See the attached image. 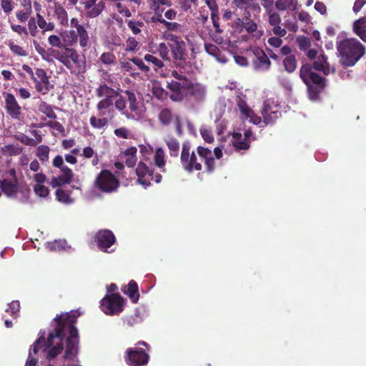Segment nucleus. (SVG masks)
Instances as JSON below:
<instances>
[{
    "label": "nucleus",
    "mask_w": 366,
    "mask_h": 366,
    "mask_svg": "<svg viewBox=\"0 0 366 366\" xmlns=\"http://www.w3.org/2000/svg\"><path fill=\"white\" fill-rule=\"evenodd\" d=\"M144 59L149 64H152L153 69L155 71H159V69H162L163 67H164V64L162 60L159 59L157 56H155V54L152 52V54H147L144 56Z\"/></svg>",
    "instance_id": "33"
},
{
    "label": "nucleus",
    "mask_w": 366,
    "mask_h": 366,
    "mask_svg": "<svg viewBox=\"0 0 366 366\" xmlns=\"http://www.w3.org/2000/svg\"><path fill=\"white\" fill-rule=\"evenodd\" d=\"M237 24L243 26L248 34H252L257 29V24L248 16H245L244 21L237 19Z\"/></svg>",
    "instance_id": "40"
},
{
    "label": "nucleus",
    "mask_w": 366,
    "mask_h": 366,
    "mask_svg": "<svg viewBox=\"0 0 366 366\" xmlns=\"http://www.w3.org/2000/svg\"><path fill=\"white\" fill-rule=\"evenodd\" d=\"M85 16L89 19H94L99 16L105 9V1L104 0H86L82 3Z\"/></svg>",
    "instance_id": "17"
},
{
    "label": "nucleus",
    "mask_w": 366,
    "mask_h": 366,
    "mask_svg": "<svg viewBox=\"0 0 366 366\" xmlns=\"http://www.w3.org/2000/svg\"><path fill=\"white\" fill-rule=\"evenodd\" d=\"M171 74L175 79L167 81V88L171 92L169 98L173 102H182L184 98V92H188L192 86V81L176 70H173Z\"/></svg>",
    "instance_id": "8"
},
{
    "label": "nucleus",
    "mask_w": 366,
    "mask_h": 366,
    "mask_svg": "<svg viewBox=\"0 0 366 366\" xmlns=\"http://www.w3.org/2000/svg\"><path fill=\"white\" fill-rule=\"evenodd\" d=\"M340 62L345 66H354L365 54V46L356 39H345L337 44Z\"/></svg>",
    "instance_id": "5"
},
{
    "label": "nucleus",
    "mask_w": 366,
    "mask_h": 366,
    "mask_svg": "<svg viewBox=\"0 0 366 366\" xmlns=\"http://www.w3.org/2000/svg\"><path fill=\"white\" fill-rule=\"evenodd\" d=\"M1 7L5 14H10L13 9V1L12 0H1Z\"/></svg>",
    "instance_id": "63"
},
{
    "label": "nucleus",
    "mask_w": 366,
    "mask_h": 366,
    "mask_svg": "<svg viewBox=\"0 0 366 366\" xmlns=\"http://www.w3.org/2000/svg\"><path fill=\"white\" fill-rule=\"evenodd\" d=\"M61 36L63 39V42L64 43V46L71 48L78 41L77 35L76 33V30H70L68 32H64V34H61Z\"/></svg>",
    "instance_id": "34"
},
{
    "label": "nucleus",
    "mask_w": 366,
    "mask_h": 366,
    "mask_svg": "<svg viewBox=\"0 0 366 366\" xmlns=\"http://www.w3.org/2000/svg\"><path fill=\"white\" fill-rule=\"evenodd\" d=\"M97 109L99 112V118L92 115L89 119V123L92 128L95 129H102L109 124V122L113 120L116 116V108L114 102L99 101L97 104Z\"/></svg>",
    "instance_id": "7"
},
{
    "label": "nucleus",
    "mask_w": 366,
    "mask_h": 366,
    "mask_svg": "<svg viewBox=\"0 0 366 366\" xmlns=\"http://www.w3.org/2000/svg\"><path fill=\"white\" fill-rule=\"evenodd\" d=\"M237 104L242 114L247 119L248 116L252 113V109L248 107L247 102L242 97H237Z\"/></svg>",
    "instance_id": "45"
},
{
    "label": "nucleus",
    "mask_w": 366,
    "mask_h": 366,
    "mask_svg": "<svg viewBox=\"0 0 366 366\" xmlns=\"http://www.w3.org/2000/svg\"><path fill=\"white\" fill-rule=\"evenodd\" d=\"M122 292L127 295L133 303H137L139 299V287L134 280H130L127 285H122Z\"/></svg>",
    "instance_id": "22"
},
{
    "label": "nucleus",
    "mask_w": 366,
    "mask_h": 366,
    "mask_svg": "<svg viewBox=\"0 0 366 366\" xmlns=\"http://www.w3.org/2000/svg\"><path fill=\"white\" fill-rule=\"evenodd\" d=\"M15 139L25 145L35 147V142L34 139L29 137L28 136L21 134V135H15Z\"/></svg>",
    "instance_id": "60"
},
{
    "label": "nucleus",
    "mask_w": 366,
    "mask_h": 366,
    "mask_svg": "<svg viewBox=\"0 0 366 366\" xmlns=\"http://www.w3.org/2000/svg\"><path fill=\"white\" fill-rule=\"evenodd\" d=\"M48 43L51 47L48 50L49 54L59 62L62 64L66 69L71 71L74 66L79 69V72L83 71L85 68V62H81L79 54L75 49L64 46L62 36L52 34L48 37Z\"/></svg>",
    "instance_id": "4"
},
{
    "label": "nucleus",
    "mask_w": 366,
    "mask_h": 366,
    "mask_svg": "<svg viewBox=\"0 0 366 366\" xmlns=\"http://www.w3.org/2000/svg\"><path fill=\"white\" fill-rule=\"evenodd\" d=\"M296 42L298 45L299 49L305 52H306V51L308 50L311 46L310 39L305 36H297Z\"/></svg>",
    "instance_id": "49"
},
{
    "label": "nucleus",
    "mask_w": 366,
    "mask_h": 366,
    "mask_svg": "<svg viewBox=\"0 0 366 366\" xmlns=\"http://www.w3.org/2000/svg\"><path fill=\"white\" fill-rule=\"evenodd\" d=\"M255 59L252 61L254 69L257 71H267L269 70L272 63L267 54L259 47H254L252 50Z\"/></svg>",
    "instance_id": "16"
},
{
    "label": "nucleus",
    "mask_w": 366,
    "mask_h": 366,
    "mask_svg": "<svg viewBox=\"0 0 366 366\" xmlns=\"http://www.w3.org/2000/svg\"><path fill=\"white\" fill-rule=\"evenodd\" d=\"M35 84V89L38 92H42L44 94H46L50 89L49 82L42 83L41 81H33Z\"/></svg>",
    "instance_id": "57"
},
{
    "label": "nucleus",
    "mask_w": 366,
    "mask_h": 366,
    "mask_svg": "<svg viewBox=\"0 0 366 366\" xmlns=\"http://www.w3.org/2000/svg\"><path fill=\"white\" fill-rule=\"evenodd\" d=\"M261 113L265 124H274L282 114L278 105L271 103L269 100L264 102Z\"/></svg>",
    "instance_id": "14"
},
{
    "label": "nucleus",
    "mask_w": 366,
    "mask_h": 366,
    "mask_svg": "<svg viewBox=\"0 0 366 366\" xmlns=\"http://www.w3.org/2000/svg\"><path fill=\"white\" fill-rule=\"evenodd\" d=\"M164 142L168 148L169 154L171 157H177L179 154L180 144L177 139L174 137H169L164 139Z\"/></svg>",
    "instance_id": "27"
},
{
    "label": "nucleus",
    "mask_w": 366,
    "mask_h": 366,
    "mask_svg": "<svg viewBox=\"0 0 366 366\" xmlns=\"http://www.w3.org/2000/svg\"><path fill=\"white\" fill-rule=\"evenodd\" d=\"M34 79L41 81L42 83H49V76L44 69L41 68L36 69L34 72Z\"/></svg>",
    "instance_id": "53"
},
{
    "label": "nucleus",
    "mask_w": 366,
    "mask_h": 366,
    "mask_svg": "<svg viewBox=\"0 0 366 366\" xmlns=\"http://www.w3.org/2000/svg\"><path fill=\"white\" fill-rule=\"evenodd\" d=\"M139 43L135 38L129 36L126 41L125 51L135 52L138 49Z\"/></svg>",
    "instance_id": "52"
},
{
    "label": "nucleus",
    "mask_w": 366,
    "mask_h": 366,
    "mask_svg": "<svg viewBox=\"0 0 366 366\" xmlns=\"http://www.w3.org/2000/svg\"><path fill=\"white\" fill-rule=\"evenodd\" d=\"M168 46L172 51L174 61L177 66H182L186 61V44L182 37L172 34H167Z\"/></svg>",
    "instance_id": "10"
},
{
    "label": "nucleus",
    "mask_w": 366,
    "mask_h": 366,
    "mask_svg": "<svg viewBox=\"0 0 366 366\" xmlns=\"http://www.w3.org/2000/svg\"><path fill=\"white\" fill-rule=\"evenodd\" d=\"M355 33L365 42H366V17H362L353 24Z\"/></svg>",
    "instance_id": "30"
},
{
    "label": "nucleus",
    "mask_w": 366,
    "mask_h": 366,
    "mask_svg": "<svg viewBox=\"0 0 366 366\" xmlns=\"http://www.w3.org/2000/svg\"><path fill=\"white\" fill-rule=\"evenodd\" d=\"M56 197L58 201L64 203H68L70 202L69 194L61 189H58L56 191Z\"/></svg>",
    "instance_id": "58"
},
{
    "label": "nucleus",
    "mask_w": 366,
    "mask_h": 366,
    "mask_svg": "<svg viewBox=\"0 0 366 366\" xmlns=\"http://www.w3.org/2000/svg\"><path fill=\"white\" fill-rule=\"evenodd\" d=\"M136 174L138 177L137 182L144 187H149L151 185V182L149 179H144L147 175L152 176L153 175V169L149 168L145 163L142 162H139L137 164V167L136 169Z\"/></svg>",
    "instance_id": "20"
},
{
    "label": "nucleus",
    "mask_w": 366,
    "mask_h": 366,
    "mask_svg": "<svg viewBox=\"0 0 366 366\" xmlns=\"http://www.w3.org/2000/svg\"><path fill=\"white\" fill-rule=\"evenodd\" d=\"M197 154L199 158L204 162L206 172L212 173L215 169V160L211 149L202 146H198L196 152L192 149V144L189 141H185L182 144L180 151V164L182 169L188 172L192 173L194 171L202 169V163L198 160Z\"/></svg>",
    "instance_id": "3"
},
{
    "label": "nucleus",
    "mask_w": 366,
    "mask_h": 366,
    "mask_svg": "<svg viewBox=\"0 0 366 366\" xmlns=\"http://www.w3.org/2000/svg\"><path fill=\"white\" fill-rule=\"evenodd\" d=\"M232 3L237 8L244 10L248 14L251 11L259 12L261 9L255 0H233Z\"/></svg>",
    "instance_id": "23"
},
{
    "label": "nucleus",
    "mask_w": 366,
    "mask_h": 366,
    "mask_svg": "<svg viewBox=\"0 0 366 366\" xmlns=\"http://www.w3.org/2000/svg\"><path fill=\"white\" fill-rule=\"evenodd\" d=\"M1 192L7 197L15 198L19 192V184L18 181H11L7 179L0 180Z\"/></svg>",
    "instance_id": "19"
},
{
    "label": "nucleus",
    "mask_w": 366,
    "mask_h": 366,
    "mask_svg": "<svg viewBox=\"0 0 366 366\" xmlns=\"http://www.w3.org/2000/svg\"><path fill=\"white\" fill-rule=\"evenodd\" d=\"M200 134L203 139L207 143H212L214 141V137L210 129L207 128H201Z\"/></svg>",
    "instance_id": "61"
},
{
    "label": "nucleus",
    "mask_w": 366,
    "mask_h": 366,
    "mask_svg": "<svg viewBox=\"0 0 366 366\" xmlns=\"http://www.w3.org/2000/svg\"><path fill=\"white\" fill-rule=\"evenodd\" d=\"M53 167L59 169L61 174L57 177H52L49 182L52 188L69 184L72 182L74 174L71 169L64 164V159L61 155H56L52 161Z\"/></svg>",
    "instance_id": "9"
},
{
    "label": "nucleus",
    "mask_w": 366,
    "mask_h": 366,
    "mask_svg": "<svg viewBox=\"0 0 366 366\" xmlns=\"http://www.w3.org/2000/svg\"><path fill=\"white\" fill-rule=\"evenodd\" d=\"M131 61L133 62L137 67L144 73H148L150 71L149 66L146 65L143 60L138 57H133L131 59Z\"/></svg>",
    "instance_id": "59"
},
{
    "label": "nucleus",
    "mask_w": 366,
    "mask_h": 366,
    "mask_svg": "<svg viewBox=\"0 0 366 366\" xmlns=\"http://www.w3.org/2000/svg\"><path fill=\"white\" fill-rule=\"evenodd\" d=\"M152 93L154 97L161 101L167 99L170 95L168 92L159 86H154L152 89Z\"/></svg>",
    "instance_id": "46"
},
{
    "label": "nucleus",
    "mask_w": 366,
    "mask_h": 366,
    "mask_svg": "<svg viewBox=\"0 0 366 366\" xmlns=\"http://www.w3.org/2000/svg\"><path fill=\"white\" fill-rule=\"evenodd\" d=\"M5 109L7 114L14 119H20L21 108L17 102L15 97L7 92H4Z\"/></svg>",
    "instance_id": "18"
},
{
    "label": "nucleus",
    "mask_w": 366,
    "mask_h": 366,
    "mask_svg": "<svg viewBox=\"0 0 366 366\" xmlns=\"http://www.w3.org/2000/svg\"><path fill=\"white\" fill-rule=\"evenodd\" d=\"M232 137V144L235 150H247L249 148L250 142L244 139L240 132H233Z\"/></svg>",
    "instance_id": "26"
},
{
    "label": "nucleus",
    "mask_w": 366,
    "mask_h": 366,
    "mask_svg": "<svg viewBox=\"0 0 366 366\" xmlns=\"http://www.w3.org/2000/svg\"><path fill=\"white\" fill-rule=\"evenodd\" d=\"M204 49L208 54L215 57L218 60L220 59L219 56H221V51L216 45L212 44H204Z\"/></svg>",
    "instance_id": "50"
},
{
    "label": "nucleus",
    "mask_w": 366,
    "mask_h": 366,
    "mask_svg": "<svg viewBox=\"0 0 366 366\" xmlns=\"http://www.w3.org/2000/svg\"><path fill=\"white\" fill-rule=\"evenodd\" d=\"M77 38L79 41V45L81 48H86L88 46L89 36L85 27L79 28L76 30Z\"/></svg>",
    "instance_id": "38"
},
{
    "label": "nucleus",
    "mask_w": 366,
    "mask_h": 366,
    "mask_svg": "<svg viewBox=\"0 0 366 366\" xmlns=\"http://www.w3.org/2000/svg\"><path fill=\"white\" fill-rule=\"evenodd\" d=\"M127 26L134 35H137L141 33V28L144 26V23L142 21L131 19L127 21Z\"/></svg>",
    "instance_id": "47"
},
{
    "label": "nucleus",
    "mask_w": 366,
    "mask_h": 366,
    "mask_svg": "<svg viewBox=\"0 0 366 366\" xmlns=\"http://www.w3.org/2000/svg\"><path fill=\"white\" fill-rule=\"evenodd\" d=\"M116 56L110 51L104 52L99 57V61L104 65L111 66L116 63Z\"/></svg>",
    "instance_id": "44"
},
{
    "label": "nucleus",
    "mask_w": 366,
    "mask_h": 366,
    "mask_svg": "<svg viewBox=\"0 0 366 366\" xmlns=\"http://www.w3.org/2000/svg\"><path fill=\"white\" fill-rule=\"evenodd\" d=\"M94 185L102 192L112 193L119 187V182L110 171L103 169L97 176Z\"/></svg>",
    "instance_id": "11"
},
{
    "label": "nucleus",
    "mask_w": 366,
    "mask_h": 366,
    "mask_svg": "<svg viewBox=\"0 0 366 366\" xmlns=\"http://www.w3.org/2000/svg\"><path fill=\"white\" fill-rule=\"evenodd\" d=\"M94 239L98 248L104 252H109V248L116 242V237L109 229L99 230L94 234Z\"/></svg>",
    "instance_id": "13"
},
{
    "label": "nucleus",
    "mask_w": 366,
    "mask_h": 366,
    "mask_svg": "<svg viewBox=\"0 0 366 366\" xmlns=\"http://www.w3.org/2000/svg\"><path fill=\"white\" fill-rule=\"evenodd\" d=\"M101 309L109 315H119L123 311L124 300L119 293L107 295L100 302Z\"/></svg>",
    "instance_id": "12"
},
{
    "label": "nucleus",
    "mask_w": 366,
    "mask_h": 366,
    "mask_svg": "<svg viewBox=\"0 0 366 366\" xmlns=\"http://www.w3.org/2000/svg\"><path fill=\"white\" fill-rule=\"evenodd\" d=\"M34 191L37 196L41 197H46L49 194V188L43 184H36L34 187Z\"/></svg>",
    "instance_id": "56"
},
{
    "label": "nucleus",
    "mask_w": 366,
    "mask_h": 366,
    "mask_svg": "<svg viewBox=\"0 0 366 366\" xmlns=\"http://www.w3.org/2000/svg\"><path fill=\"white\" fill-rule=\"evenodd\" d=\"M312 66L316 71H322L325 75H328L330 73V68L329 63L327 62V57L325 54H320L318 55Z\"/></svg>",
    "instance_id": "24"
},
{
    "label": "nucleus",
    "mask_w": 366,
    "mask_h": 366,
    "mask_svg": "<svg viewBox=\"0 0 366 366\" xmlns=\"http://www.w3.org/2000/svg\"><path fill=\"white\" fill-rule=\"evenodd\" d=\"M36 24L37 29L39 28L41 29L42 34H44L47 31H52L55 29V24L54 22H47L44 17L39 13L36 14Z\"/></svg>",
    "instance_id": "31"
},
{
    "label": "nucleus",
    "mask_w": 366,
    "mask_h": 366,
    "mask_svg": "<svg viewBox=\"0 0 366 366\" xmlns=\"http://www.w3.org/2000/svg\"><path fill=\"white\" fill-rule=\"evenodd\" d=\"M126 97L117 90L107 85L105 82L101 83L96 89V94L100 101L114 102V107L117 111L127 119H135V116L140 115V107L136 94L131 90H125Z\"/></svg>",
    "instance_id": "2"
},
{
    "label": "nucleus",
    "mask_w": 366,
    "mask_h": 366,
    "mask_svg": "<svg viewBox=\"0 0 366 366\" xmlns=\"http://www.w3.org/2000/svg\"><path fill=\"white\" fill-rule=\"evenodd\" d=\"M50 148L46 145H40L37 147L36 151V156L42 162H47L49 160V154Z\"/></svg>",
    "instance_id": "42"
},
{
    "label": "nucleus",
    "mask_w": 366,
    "mask_h": 366,
    "mask_svg": "<svg viewBox=\"0 0 366 366\" xmlns=\"http://www.w3.org/2000/svg\"><path fill=\"white\" fill-rule=\"evenodd\" d=\"M137 149L135 147H129L122 153V157L125 160V164L128 167H134L137 162Z\"/></svg>",
    "instance_id": "28"
},
{
    "label": "nucleus",
    "mask_w": 366,
    "mask_h": 366,
    "mask_svg": "<svg viewBox=\"0 0 366 366\" xmlns=\"http://www.w3.org/2000/svg\"><path fill=\"white\" fill-rule=\"evenodd\" d=\"M283 65L285 71L292 73L297 68V60L294 55H290L283 60Z\"/></svg>",
    "instance_id": "41"
},
{
    "label": "nucleus",
    "mask_w": 366,
    "mask_h": 366,
    "mask_svg": "<svg viewBox=\"0 0 366 366\" xmlns=\"http://www.w3.org/2000/svg\"><path fill=\"white\" fill-rule=\"evenodd\" d=\"M54 13L56 16V19L61 25H66L68 23L67 12L60 4L55 6Z\"/></svg>",
    "instance_id": "39"
},
{
    "label": "nucleus",
    "mask_w": 366,
    "mask_h": 366,
    "mask_svg": "<svg viewBox=\"0 0 366 366\" xmlns=\"http://www.w3.org/2000/svg\"><path fill=\"white\" fill-rule=\"evenodd\" d=\"M126 362L131 366H142L149 361V355L142 349L129 348L126 351Z\"/></svg>",
    "instance_id": "15"
},
{
    "label": "nucleus",
    "mask_w": 366,
    "mask_h": 366,
    "mask_svg": "<svg viewBox=\"0 0 366 366\" xmlns=\"http://www.w3.org/2000/svg\"><path fill=\"white\" fill-rule=\"evenodd\" d=\"M20 303L19 301H12L8 305V308L6 309V312H9L11 315L14 316L19 311Z\"/></svg>",
    "instance_id": "62"
},
{
    "label": "nucleus",
    "mask_w": 366,
    "mask_h": 366,
    "mask_svg": "<svg viewBox=\"0 0 366 366\" xmlns=\"http://www.w3.org/2000/svg\"><path fill=\"white\" fill-rule=\"evenodd\" d=\"M1 151L5 155L16 156L22 152L23 148L19 145L6 144L1 147Z\"/></svg>",
    "instance_id": "37"
},
{
    "label": "nucleus",
    "mask_w": 366,
    "mask_h": 366,
    "mask_svg": "<svg viewBox=\"0 0 366 366\" xmlns=\"http://www.w3.org/2000/svg\"><path fill=\"white\" fill-rule=\"evenodd\" d=\"M80 316L79 310L56 315L46 328L39 330L34 343H79L80 335L76 325Z\"/></svg>",
    "instance_id": "1"
},
{
    "label": "nucleus",
    "mask_w": 366,
    "mask_h": 366,
    "mask_svg": "<svg viewBox=\"0 0 366 366\" xmlns=\"http://www.w3.org/2000/svg\"><path fill=\"white\" fill-rule=\"evenodd\" d=\"M28 33L33 37L36 36L39 33L36 24V16L35 17H30L28 20Z\"/></svg>",
    "instance_id": "51"
},
{
    "label": "nucleus",
    "mask_w": 366,
    "mask_h": 366,
    "mask_svg": "<svg viewBox=\"0 0 366 366\" xmlns=\"http://www.w3.org/2000/svg\"><path fill=\"white\" fill-rule=\"evenodd\" d=\"M312 69L311 64H304L300 68V76L307 86L310 99L317 100L326 86V79L314 72Z\"/></svg>",
    "instance_id": "6"
},
{
    "label": "nucleus",
    "mask_w": 366,
    "mask_h": 366,
    "mask_svg": "<svg viewBox=\"0 0 366 366\" xmlns=\"http://www.w3.org/2000/svg\"><path fill=\"white\" fill-rule=\"evenodd\" d=\"M114 133L117 137L122 139H128L129 137V129L124 127L115 129Z\"/></svg>",
    "instance_id": "64"
},
{
    "label": "nucleus",
    "mask_w": 366,
    "mask_h": 366,
    "mask_svg": "<svg viewBox=\"0 0 366 366\" xmlns=\"http://www.w3.org/2000/svg\"><path fill=\"white\" fill-rule=\"evenodd\" d=\"M267 12L268 14V22L271 26H273L277 24H280L282 19L278 13L272 11L271 10Z\"/></svg>",
    "instance_id": "55"
},
{
    "label": "nucleus",
    "mask_w": 366,
    "mask_h": 366,
    "mask_svg": "<svg viewBox=\"0 0 366 366\" xmlns=\"http://www.w3.org/2000/svg\"><path fill=\"white\" fill-rule=\"evenodd\" d=\"M154 164L161 169L162 172H166V159L165 152L162 147H158L155 150L154 155Z\"/></svg>",
    "instance_id": "32"
},
{
    "label": "nucleus",
    "mask_w": 366,
    "mask_h": 366,
    "mask_svg": "<svg viewBox=\"0 0 366 366\" xmlns=\"http://www.w3.org/2000/svg\"><path fill=\"white\" fill-rule=\"evenodd\" d=\"M149 8L152 10L162 9V6H171L172 2L170 0H147Z\"/></svg>",
    "instance_id": "48"
},
{
    "label": "nucleus",
    "mask_w": 366,
    "mask_h": 366,
    "mask_svg": "<svg viewBox=\"0 0 366 366\" xmlns=\"http://www.w3.org/2000/svg\"><path fill=\"white\" fill-rule=\"evenodd\" d=\"M7 45L10 50L17 56H26L27 55L26 51L21 46L15 44L14 42L9 41Z\"/></svg>",
    "instance_id": "54"
},
{
    "label": "nucleus",
    "mask_w": 366,
    "mask_h": 366,
    "mask_svg": "<svg viewBox=\"0 0 366 366\" xmlns=\"http://www.w3.org/2000/svg\"><path fill=\"white\" fill-rule=\"evenodd\" d=\"M39 109L41 112L44 114L47 117L50 119H55L57 117L53 109V107L45 102H42L40 104Z\"/></svg>",
    "instance_id": "43"
},
{
    "label": "nucleus",
    "mask_w": 366,
    "mask_h": 366,
    "mask_svg": "<svg viewBox=\"0 0 366 366\" xmlns=\"http://www.w3.org/2000/svg\"><path fill=\"white\" fill-rule=\"evenodd\" d=\"M172 119L173 114L170 109L164 108L159 113L158 119L163 126L169 125L172 122Z\"/></svg>",
    "instance_id": "35"
},
{
    "label": "nucleus",
    "mask_w": 366,
    "mask_h": 366,
    "mask_svg": "<svg viewBox=\"0 0 366 366\" xmlns=\"http://www.w3.org/2000/svg\"><path fill=\"white\" fill-rule=\"evenodd\" d=\"M21 6L22 9L16 12V16L19 22L24 23L31 17L32 7L30 0H22Z\"/></svg>",
    "instance_id": "25"
},
{
    "label": "nucleus",
    "mask_w": 366,
    "mask_h": 366,
    "mask_svg": "<svg viewBox=\"0 0 366 366\" xmlns=\"http://www.w3.org/2000/svg\"><path fill=\"white\" fill-rule=\"evenodd\" d=\"M189 94L197 101H203L205 98L206 90L205 88L200 84H194L188 90Z\"/></svg>",
    "instance_id": "29"
},
{
    "label": "nucleus",
    "mask_w": 366,
    "mask_h": 366,
    "mask_svg": "<svg viewBox=\"0 0 366 366\" xmlns=\"http://www.w3.org/2000/svg\"><path fill=\"white\" fill-rule=\"evenodd\" d=\"M153 53L160 56L163 61H170L169 46L164 42L160 43Z\"/></svg>",
    "instance_id": "36"
},
{
    "label": "nucleus",
    "mask_w": 366,
    "mask_h": 366,
    "mask_svg": "<svg viewBox=\"0 0 366 366\" xmlns=\"http://www.w3.org/2000/svg\"><path fill=\"white\" fill-rule=\"evenodd\" d=\"M51 345H34L32 351L34 354H36L39 350H42L44 352H47V358H54L58 355L61 353L64 350V345H56L50 348L49 346Z\"/></svg>",
    "instance_id": "21"
}]
</instances>
